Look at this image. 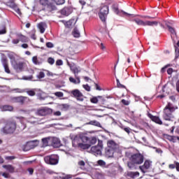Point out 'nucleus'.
<instances>
[{
  "mask_svg": "<svg viewBox=\"0 0 179 179\" xmlns=\"http://www.w3.org/2000/svg\"><path fill=\"white\" fill-rule=\"evenodd\" d=\"M52 113V109L50 108H41L38 109L36 114L37 115H41V117L44 115H48Z\"/></svg>",
  "mask_w": 179,
  "mask_h": 179,
  "instance_id": "nucleus-9",
  "label": "nucleus"
},
{
  "mask_svg": "<svg viewBox=\"0 0 179 179\" xmlns=\"http://www.w3.org/2000/svg\"><path fill=\"white\" fill-rule=\"evenodd\" d=\"M2 176L4 177V178H9L10 176L9 173H3Z\"/></svg>",
  "mask_w": 179,
  "mask_h": 179,
  "instance_id": "nucleus-59",
  "label": "nucleus"
},
{
  "mask_svg": "<svg viewBox=\"0 0 179 179\" xmlns=\"http://www.w3.org/2000/svg\"><path fill=\"white\" fill-rule=\"evenodd\" d=\"M0 34H6V27L5 26H3L2 29H0Z\"/></svg>",
  "mask_w": 179,
  "mask_h": 179,
  "instance_id": "nucleus-45",
  "label": "nucleus"
},
{
  "mask_svg": "<svg viewBox=\"0 0 179 179\" xmlns=\"http://www.w3.org/2000/svg\"><path fill=\"white\" fill-rule=\"evenodd\" d=\"M13 68L15 69V71H17V72H22V71H24L26 64L24 62H20L15 64H13Z\"/></svg>",
  "mask_w": 179,
  "mask_h": 179,
  "instance_id": "nucleus-13",
  "label": "nucleus"
},
{
  "mask_svg": "<svg viewBox=\"0 0 179 179\" xmlns=\"http://www.w3.org/2000/svg\"><path fill=\"white\" fill-rule=\"evenodd\" d=\"M85 142H88V145H96L97 143V138L96 136L87 137V139L85 140Z\"/></svg>",
  "mask_w": 179,
  "mask_h": 179,
  "instance_id": "nucleus-19",
  "label": "nucleus"
},
{
  "mask_svg": "<svg viewBox=\"0 0 179 179\" xmlns=\"http://www.w3.org/2000/svg\"><path fill=\"white\" fill-rule=\"evenodd\" d=\"M28 171H29V174L31 176L33 174V173H34V169H33L32 168H29V169H28Z\"/></svg>",
  "mask_w": 179,
  "mask_h": 179,
  "instance_id": "nucleus-61",
  "label": "nucleus"
},
{
  "mask_svg": "<svg viewBox=\"0 0 179 179\" xmlns=\"http://www.w3.org/2000/svg\"><path fill=\"white\" fill-rule=\"evenodd\" d=\"M130 160L134 164H142V163H143L144 157L142 154H134L131 157Z\"/></svg>",
  "mask_w": 179,
  "mask_h": 179,
  "instance_id": "nucleus-7",
  "label": "nucleus"
},
{
  "mask_svg": "<svg viewBox=\"0 0 179 179\" xmlns=\"http://www.w3.org/2000/svg\"><path fill=\"white\" fill-rule=\"evenodd\" d=\"M8 58L10 59V62L12 65H13V64H15V56H13V55H9Z\"/></svg>",
  "mask_w": 179,
  "mask_h": 179,
  "instance_id": "nucleus-39",
  "label": "nucleus"
},
{
  "mask_svg": "<svg viewBox=\"0 0 179 179\" xmlns=\"http://www.w3.org/2000/svg\"><path fill=\"white\" fill-rule=\"evenodd\" d=\"M51 142L53 148H59L61 146V141L57 137L52 138Z\"/></svg>",
  "mask_w": 179,
  "mask_h": 179,
  "instance_id": "nucleus-20",
  "label": "nucleus"
},
{
  "mask_svg": "<svg viewBox=\"0 0 179 179\" xmlns=\"http://www.w3.org/2000/svg\"><path fill=\"white\" fill-rule=\"evenodd\" d=\"M62 15H64V16H69L72 13V8L71 7H64L61 10Z\"/></svg>",
  "mask_w": 179,
  "mask_h": 179,
  "instance_id": "nucleus-21",
  "label": "nucleus"
},
{
  "mask_svg": "<svg viewBox=\"0 0 179 179\" xmlns=\"http://www.w3.org/2000/svg\"><path fill=\"white\" fill-rule=\"evenodd\" d=\"M44 160L47 164H58V157L55 155L45 157Z\"/></svg>",
  "mask_w": 179,
  "mask_h": 179,
  "instance_id": "nucleus-8",
  "label": "nucleus"
},
{
  "mask_svg": "<svg viewBox=\"0 0 179 179\" xmlns=\"http://www.w3.org/2000/svg\"><path fill=\"white\" fill-rule=\"evenodd\" d=\"M175 164H176V169L177 171H179V163L176 162Z\"/></svg>",
  "mask_w": 179,
  "mask_h": 179,
  "instance_id": "nucleus-63",
  "label": "nucleus"
},
{
  "mask_svg": "<svg viewBox=\"0 0 179 179\" xmlns=\"http://www.w3.org/2000/svg\"><path fill=\"white\" fill-rule=\"evenodd\" d=\"M45 76V74L44 73V72L41 71L39 73V75L38 76V79H43V78H44Z\"/></svg>",
  "mask_w": 179,
  "mask_h": 179,
  "instance_id": "nucleus-48",
  "label": "nucleus"
},
{
  "mask_svg": "<svg viewBox=\"0 0 179 179\" xmlns=\"http://www.w3.org/2000/svg\"><path fill=\"white\" fill-rule=\"evenodd\" d=\"M167 27L169 29V31H170L173 36H177V33L176 32V29L173 27H171L170 25H167Z\"/></svg>",
  "mask_w": 179,
  "mask_h": 179,
  "instance_id": "nucleus-35",
  "label": "nucleus"
},
{
  "mask_svg": "<svg viewBox=\"0 0 179 179\" xmlns=\"http://www.w3.org/2000/svg\"><path fill=\"white\" fill-rule=\"evenodd\" d=\"M176 90L179 92V80L176 83Z\"/></svg>",
  "mask_w": 179,
  "mask_h": 179,
  "instance_id": "nucleus-64",
  "label": "nucleus"
},
{
  "mask_svg": "<svg viewBox=\"0 0 179 179\" xmlns=\"http://www.w3.org/2000/svg\"><path fill=\"white\" fill-rule=\"evenodd\" d=\"M14 10L20 16H22V11H20V9L17 7H14Z\"/></svg>",
  "mask_w": 179,
  "mask_h": 179,
  "instance_id": "nucleus-42",
  "label": "nucleus"
},
{
  "mask_svg": "<svg viewBox=\"0 0 179 179\" xmlns=\"http://www.w3.org/2000/svg\"><path fill=\"white\" fill-rule=\"evenodd\" d=\"M11 92H15V93H25L26 90H23L20 88H15L11 90Z\"/></svg>",
  "mask_w": 179,
  "mask_h": 179,
  "instance_id": "nucleus-33",
  "label": "nucleus"
},
{
  "mask_svg": "<svg viewBox=\"0 0 179 179\" xmlns=\"http://www.w3.org/2000/svg\"><path fill=\"white\" fill-rule=\"evenodd\" d=\"M148 117H149V118H150V120L156 124H159V125H162L163 124V122L162 121V120H160V117L157 116H154L151 113H148Z\"/></svg>",
  "mask_w": 179,
  "mask_h": 179,
  "instance_id": "nucleus-16",
  "label": "nucleus"
},
{
  "mask_svg": "<svg viewBox=\"0 0 179 179\" xmlns=\"http://www.w3.org/2000/svg\"><path fill=\"white\" fill-rule=\"evenodd\" d=\"M116 82H117V87H121V88L125 87V85H122L121 83H120V80H118V78H116Z\"/></svg>",
  "mask_w": 179,
  "mask_h": 179,
  "instance_id": "nucleus-43",
  "label": "nucleus"
},
{
  "mask_svg": "<svg viewBox=\"0 0 179 179\" xmlns=\"http://www.w3.org/2000/svg\"><path fill=\"white\" fill-rule=\"evenodd\" d=\"M73 37H76V38L80 37V33L79 32L78 29L76 28L73 29Z\"/></svg>",
  "mask_w": 179,
  "mask_h": 179,
  "instance_id": "nucleus-32",
  "label": "nucleus"
},
{
  "mask_svg": "<svg viewBox=\"0 0 179 179\" xmlns=\"http://www.w3.org/2000/svg\"><path fill=\"white\" fill-rule=\"evenodd\" d=\"M38 29L40 30V33L43 34L45 31V29H47V24L45 22H40L38 24Z\"/></svg>",
  "mask_w": 179,
  "mask_h": 179,
  "instance_id": "nucleus-23",
  "label": "nucleus"
},
{
  "mask_svg": "<svg viewBox=\"0 0 179 179\" xmlns=\"http://www.w3.org/2000/svg\"><path fill=\"white\" fill-rule=\"evenodd\" d=\"M36 92H38V89H26L25 90V93L27 94L28 96H36Z\"/></svg>",
  "mask_w": 179,
  "mask_h": 179,
  "instance_id": "nucleus-24",
  "label": "nucleus"
},
{
  "mask_svg": "<svg viewBox=\"0 0 179 179\" xmlns=\"http://www.w3.org/2000/svg\"><path fill=\"white\" fill-rule=\"evenodd\" d=\"M66 26L67 27H71V26H72V21L69 20L66 23Z\"/></svg>",
  "mask_w": 179,
  "mask_h": 179,
  "instance_id": "nucleus-60",
  "label": "nucleus"
},
{
  "mask_svg": "<svg viewBox=\"0 0 179 179\" xmlns=\"http://www.w3.org/2000/svg\"><path fill=\"white\" fill-rule=\"evenodd\" d=\"M64 63L62 59H58L56 62V65H58L59 66L62 65Z\"/></svg>",
  "mask_w": 179,
  "mask_h": 179,
  "instance_id": "nucleus-55",
  "label": "nucleus"
},
{
  "mask_svg": "<svg viewBox=\"0 0 179 179\" xmlns=\"http://www.w3.org/2000/svg\"><path fill=\"white\" fill-rule=\"evenodd\" d=\"M84 89H85V90H87V92H90V86L86 85H83Z\"/></svg>",
  "mask_w": 179,
  "mask_h": 179,
  "instance_id": "nucleus-57",
  "label": "nucleus"
},
{
  "mask_svg": "<svg viewBox=\"0 0 179 179\" xmlns=\"http://www.w3.org/2000/svg\"><path fill=\"white\" fill-rule=\"evenodd\" d=\"M17 37L18 40H20V41H21V43H28L29 42V38L27 36H24V35H22L21 34H18L17 35Z\"/></svg>",
  "mask_w": 179,
  "mask_h": 179,
  "instance_id": "nucleus-25",
  "label": "nucleus"
},
{
  "mask_svg": "<svg viewBox=\"0 0 179 179\" xmlns=\"http://www.w3.org/2000/svg\"><path fill=\"white\" fill-rule=\"evenodd\" d=\"M133 22H135L138 26H157L159 24L157 21H143L139 18L133 20Z\"/></svg>",
  "mask_w": 179,
  "mask_h": 179,
  "instance_id": "nucleus-5",
  "label": "nucleus"
},
{
  "mask_svg": "<svg viewBox=\"0 0 179 179\" xmlns=\"http://www.w3.org/2000/svg\"><path fill=\"white\" fill-rule=\"evenodd\" d=\"M1 64L4 68V71L6 73H10V70L9 69V64L8 63V58L2 57Z\"/></svg>",
  "mask_w": 179,
  "mask_h": 179,
  "instance_id": "nucleus-14",
  "label": "nucleus"
},
{
  "mask_svg": "<svg viewBox=\"0 0 179 179\" xmlns=\"http://www.w3.org/2000/svg\"><path fill=\"white\" fill-rule=\"evenodd\" d=\"M78 149H81L83 150H86L87 149H90V144L86 143V142H82L80 143V145H78V147H77Z\"/></svg>",
  "mask_w": 179,
  "mask_h": 179,
  "instance_id": "nucleus-22",
  "label": "nucleus"
},
{
  "mask_svg": "<svg viewBox=\"0 0 179 179\" xmlns=\"http://www.w3.org/2000/svg\"><path fill=\"white\" fill-rule=\"evenodd\" d=\"M1 111H13V106L9 105H4L1 106Z\"/></svg>",
  "mask_w": 179,
  "mask_h": 179,
  "instance_id": "nucleus-27",
  "label": "nucleus"
},
{
  "mask_svg": "<svg viewBox=\"0 0 179 179\" xmlns=\"http://www.w3.org/2000/svg\"><path fill=\"white\" fill-rule=\"evenodd\" d=\"M59 107L63 111H66V110H69V105L68 103H62V104L59 105Z\"/></svg>",
  "mask_w": 179,
  "mask_h": 179,
  "instance_id": "nucleus-31",
  "label": "nucleus"
},
{
  "mask_svg": "<svg viewBox=\"0 0 179 179\" xmlns=\"http://www.w3.org/2000/svg\"><path fill=\"white\" fill-rule=\"evenodd\" d=\"M12 43H13V44H19V43H20V40H19V38L13 39Z\"/></svg>",
  "mask_w": 179,
  "mask_h": 179,
  "instance_id": "nucleus-51",
  "label": "nucleus"
},
{
  "mask_svg": "<svg viewBox=\"0 0 179 179\" xmlns=\"http://www.w3.org/2000/svg\"><path fill=\"white\" fill-rule=\"evenodd\" d=\"M107 148L114 150L115 152H117V150L120 149V145L117 143V142H115L114 140H108L107 141Z\"/></svg>",
  "mask_w": 179,
  "mask_h": 179,
  "instance_id": "nucleus-10",
  "label": "nucleus"
},
{
  "mask_svg": "<svg viewBox=\"0 0 179 179\" xmlns=\"http://www.w3.org/2000/svg\"><path fill=\"white\" fill-rule=\"evenodd\" d=\"M101 150H103V141L98 140L97 145L91 148L90 153L94 155V156H101Z\"/></svg>",
  "mask_w": 179,
  "mask_h": 179,
  "instance_id": "nucleus-3",
  "label": "nucleus"
},
{
  "mask_svg": "<svg viewBox=\"0 0 179 179\" xmlns=\"http://www.w3.org/2000/svg\"><path fill=\"white\" fill-rule=\"evenodd\" d=\"M16 129V122H8L6 126L3 128L4 134H13Z\"/></svg>",
  "mask_w": 179,
  "mask_h": 179,
  "instance_id": "nucleus-4",
  "label": "nucleus"
},
{
  "mask_svg": "<svg viewBox=\"0 0 179 179\" xmlns=\"http://www.w3.org/2000/svg\"><path fill=\"white\" fill-rule=\"evenodd\" d=\"M22 79L23 80H31V79H33V76H23Z\"/></svg>",
  "mask_w": 179,
  "mask_h": 179,
  "instance_id": "nucleus-46",
  "label": "nucleus"
},
{
  "mask_svg": "<svg viewBox=\"0 0 179 179\" xmlns=\"http://www.w3.org/2000/svg\"><path fill=\"white\" fill-rule=\"evenodd\" d=\"M69 80L71 83H74V85H76V83H78V80L76 81V80L73 78V77H70Z\"/></svg>",
  "mask_w": 179,
  "mask_h": 179,
  "instance_id": "nucleus-49",
  "label": "nucleus"
},
{
  "mask_svg": "<svg viewBox=\"0 0 179 179\" xmlns=\"http://www.w3.org/2000/svg\"><path fill=\"white\" fill-rule=\"evenodd\" d=\"M48 64H50V65H54L55 62V60L54 59V58L52 57H49L48 59Z\"/></svg>",
  "mask_w": 179,
  "mask_h": 179,
  "instance_id": "nucleus-40",
  "label": "nucleus"
},
{
  "mask_svg": "<svg viewBox=\"0 0 179 179\" xmlns=\"http://www.w3.org/2000/svg\"><path fill=\"white\" fill-rule=\"evenodd\" d=\"M150 167V162L147 160L144 162L143 166H140V169L141 170V171H143V173H145V171H143V169H145L146 170H148V169H149Z\"/></svg>",
  "mask_w": 179,
  "mask_h": 179,
  "instance_id": "nucleus-28",
  "label": "nucleus"
},
{
  "mask_svg": "<svg viewBox=\"0 0 179 179\" xmlns=\"http://www.w3.org/2000/svg\"><path fill=\"white\" fill-rule=\"evenodd\" d=\"M115 152L116 151L108 148V147H106L105 148V156L108 158L114 157V153H115Z\"/></svg>",
  "mask_w": 179,
  "mask_h": 179,
  "instance_id": "nucleus-18",
  "label": "nucleus"
},
{
  "mask_svg": "<svg viewBox=\"0 0 179 179\" xmlns=\"http://www.w3.org/2000/svg\"><path fill=\"white\" fill-rule=\"evenodd\" d=\"M61 111L58 110V111H56V112H54L53 115H56L57 117H61Z\"/></svg>",
  "mask_w": 179,
  "mask_h": 179,
  "instance_id": "nucleus-56",
  "label": "nucleus"
},
{
  "mask_svg": "<svg viewBox=\"0 0 179 179\" xmlns=\"http://www.w3.org/2000/svg\"><path fill=\"white\" fill-rule=\"evenodd\" d=\"M113 10L115 12V13H116V15H120V16H121V13H122L123 15H126V16H134V15L129 14L127 12H124V10H122L121 12H120V10H118V7L115 5L113 6Z\"/></svg>",
  "mask_w": 179,
  "mask_h": 179,
  "instance_id": "nucleus-17",
  "label": "nucleus"
},
{
  "mask_svg": "<svg viewBox=\"0 0 179 179\" xmlns=\"http://www.w3.org/2000/svg\"><path fill=\"white\" fill-rule=\"evenodd\" d=\"M127 176L130 178H136L139 176V172H128Z\"/></svg>",
  "mask_w": 179,
  "mask_h": 179,
  "instance_id": "nucleus-29",
  "label": "nucleus"
},
{
  "mask_svg": "<svg viewBox=\"0 0 179 179\" xmlns=\"http://www.w3.org/2000/svg\"><path fill=\"white\" fill-rule=\"evenodd\" d=\"M3 169H6L8 173H15V167L13 166L8 164V165H3Z\"/></svg>",
  "mask_w": 179,
  "mask_h": 179,
  "instance_id": "nucleus-26",
  "label": "nucleus"
},
{
  "mask_svg": "<svg viewBox=\"0 0 179 179\" xmlns=\"http://www.w3.org/2000/svg\"><path fill=\"white\" fill-rule=\"evenodd\" d=\"M87 125H94V127H99V128H101V124L96 120L90 121L88 123H87Z\"/></svg>",
  "mask_w": 179,
  "mask_h": 179,
  "instance_id": "nucleus-30",
  "label": "nucleus"
},
{
  "mask_svg": "<svg viewBox=\"0 0 179 179\" xmlns=\"http://www.w3.org/2000/svg\"><path fill=\"white\" fill-rule=\"evenodd\" d=\"M48 3V0H40L41 5H47Z\"/></svg>",
  "mask_w": 179,
  "mask_h": 179,
  "instance_id": "nucleus-53",
  "label": "nucleus"
},
{
  "mask_svg": "<svg viewBox=\"0 0 179 179\" xmlns=\"http://www.w3.org/2000/svg\"><path fill=\"white\" fill-rule=\"evenodd\" d=\"M109 9L107 6H103L99 13V18L101 19V22H106L107 20V16L108 15Z\"/></svg>",
  "mask_w": 179,
  "mask_h": 179,
  "instance_id": "nucleus-6",
  "label": "nucleus"
},
{
  "mask_svg": "<svg viewBox=\"0 0 179 179\" xmlns=\"http://www.w3.org/2000/svg\"><path fill=\"white\" fill-rule=\"evenodd\" d=\"M55 96H57V97H64V93L61 92H57L55 93Z\"/></svg>",
  "mask_w": 179,
  "mask_h": 179,
  "instance_id": "nucleus-44",
  "label": "nucleus"
},
{
  "mask_svg": "<svg viewBox=\"0 0 179 179\" xmlns=\"http://www.w3.org/2000/svg\"><path fill=\"white\" fill-rule=\"evenodd\" d=\"M97 164H99V166H101V167H106V162L101 160V159H99L98 162H97Z\"/></svg>",
  "mask_w": 179,
  "mask_h": 179,
  "instance_id": "nucleus-36",
  "label": "nucleus"
},
{
  "mask_svg": "<svg viewBox=\"0 0 179 179\" xmlns=\"http://www.w3.org/2000/svg\"><path fill=\"white\" fill-rule=\"evenodd\" d=\"M123 129H124V131H125V132H127V134H130V132H131V128H129V127H125V128H124Z\"/></svg>",
  "mask_w": 179,
  "mask_h": 179,
  "instance_id": "nucleus-58",
  "label": "nucleus"
},
{
  "mask_svg": "<svg viewBox=\"0 0 179 179\" xmlns=\"http://www.w3.org/2000/svg\"><path fill=\"white\" fill-rule=\"evenodd\" d=\"M72 175H66L62 177V179H71L72 178Z\"/></svg>",
  "mask_w": 179,
  "mask_h": 179,
  "instance_id": "nucleus-52",
  "label": "nucleus"
},
{
  "mask_svg": "<svg viewBox=\"0 0 179 179\" xmlns=\"http://www.w3.org/2000/svg\"><path fill=\"white\" fill-rule=\"evenodd\" d=\"M122 104H124V106H129V101L125 100V99H122Z\"/></svg>",
  "mask_w": 179,
  "mask_h": 179,
  "instance_id": "nucleus-54",
  "label": "nucleus"
},
{
  "mask_svg": "<svg viewBox=\"0 0 179 179\" xmlns=\"http://www.w3.org/2000/svg\"><path fill=\"white\" fill-rule=\"evenodd\" d=\"M78 164L80 166V169H81V170H85V166L86 164L85 163V161H83V160L79 161Z\"/></svg>",
  "mask_w": 179,
  "mask_h": 179,
  "instance_id": "nucleus-34",
  "label": "nucleus"
},
{
  "mask_svg": "<svg viewBox=\"0 0 179 179\" xmlns=\"http://www.w3.org/2000/svg\"><path fill=\"white\" fill-rule=\"evenodd\" d=\"M176 107L173 106L171 103H169L164 109V115L163 118L165 121H169V124L164 123V125L169 127V125H171V124H176V117L173 115V113L176 111Z\"/></svg>",
  "mask_w": 179,
  "mask_h": 179,
  "instance_id": "nucleus-1",
  "label": "nucleus"
},
{
  "mask_svg": "<svg viewBox=\"0 0 179 179\" xmlns=\"http://www.w3.org/2000/svg\"><path fill=\"white\" fill-rule=\"evenodd\" d=\"M71 94H73V97H75L78 101H83V100H85L83 94H82L79 90H74L71 91Z\"/></svg>",
  "mask_w": 179,
  "mask_h": 179,
  "instance_id": "nucleus-11",
  "label": "nucleus"
},
{
  "mask_svg": "<svg viewBox=\"0 0 179 179\" xmlns=\"http://www.w3.org/2000/svg\"><path fill=\"white\" fill-rule=\"evenodd\" d=\"M168 75H171L173 73V69L170 68L167 70Z\"/></svg>",
  "mask_w": 179,
  "mask_h": 179,
  "instance_id": "nucleus-62",
  "label": "nucleus"
},
{
  "mask_svg": "<svg viewBox=\"0 0 179 179\" xmlns=\"http://www.w3.org/2000/svg\"><path fill=\"white\" fill-rule=\"evenodd\" d=\"M127 166L129 169H134V167H135V164H134L132 162H130L127 163Z\"/></svg>",
  "mask_w": 179,
  "mask_h": 179,
  "instance_id": "nucleus-47",
  "label": "nucleus"
},
{
  "mask_svg": "<svg viewBox=\"0 0 179 179\" xmlns=\"http://www.w3.org/2000/svg\"><path fill=\"white\" fill-rule=\"evenodd\" d=\"M90 101L94 104H97V103H99V99H97V97H93L90 99Z\"/></svg>",
  "mask_w": 179,
  "mask_h": 179,
  "instance_id": "nucleus-41",
  "label": "nucleus"
},
{
  "mask_svg": "<svg viewBox=\"0 0 179 179\" xmlns=\"http://www.w3.org/2000/svg\"><path fill=\"white\" fill-rule=\"evenodd\" d=\"M26 100H27V96H20L12 98L13 103H20V104H23Z\"/></svg>",
  "mask_w": 179,
  "mask_h": 179,
  "instance_id": "nucleus-15",
  "label": "nucleus"
},
{
  "mask_svg": "<svg viewBox=\"0 0 179 179\" xmlns=\"http://www.w3.org/2000/svg\"><path fill=\"white\" fill-rule=\"evenodd\" d=\"M46 47H48V48H54V44H52L51 42H48L46 43Z\"/></svg>",
  "mask_w": 179,
  "mask_h": 179,
  "instance_id": "nucleus-50",
  "label": "nucleus"
},
{
  "mask_svg": "<svg viewBox=\"0 0 179 179\" xmlns=\"http://www.w3.org/2000/svg\"><path fill=\"white\" fill-rule=\"evenodd\" d=\"M32 62H34L35 65H40V62H38V59L36 56L32 57Z\"/></svg>",
  "mask_w": 179,
  "mask_h": 179,
  "instance_id": "nucleus-38",
  "label": "nucleus"
},
{
  "mask_svg": "<svg viewBox=\"0 0 179 179\" xmlns=\"http://www.w3.org/2000/svg\"><path fill=\"white\" fill-rule=\"evenodd\" d=\"M71 71L73 72V73H74L75 78L76 80H78V84L80 83V78L78 76V73H79V72H81L82 71L80 67L76 66H72L71 67Z\"/></svg>",
  "mask_w": 179,
  "mask_h": 179,
  "instance_id": "nucleus-12",
  "label": "nucleus"
},
{
  "mask_svg": "<svg viewBox=\"0 0 179 179\" xmlns=\"http://www.w3.org/2000/svg\"><path fill=\"white\" fill-rule=\"evenodd\" d=\"M70 138L72 141L73 148H78L82 142H85V141L87 139V136L82 134L70 135Z\"/></svg>",
  "mask_w": 179,
  "mask_h": 179,
  "instance_id": "nucleus-2",
  "label": "nucleus"
},
{
  "mask_svg": "<svg viewBox=\"0 0 179 179\" xmlns=\"http://www.w3.org/2000/svg\"><path fill=\"white\" fill-rule=\"evenodd\" d=\"M167 139L170 141V142H173V143H176V136H167Z\"/></svg>",
  "mask_w": 179,
  "mask_h": 179,
  "instance_id": "nucleus-37",
  "label": "nucleus"
}]
</instances>
